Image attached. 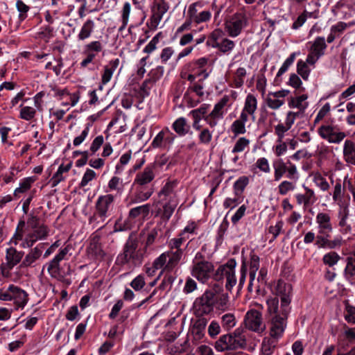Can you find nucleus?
<instances>
[{
  "label": "nucleus",
  "mask_w": 355,
  "mask_h": 355,
  "mask_svg": "<svg viewBox=\"0 0 355 355\" xmlns=\"http://www.w3.org/2000/svg\"><path fill=\"white\" fill-rule=\"evenodd\" d=\"M26 222L23 220L19 221L15 232L10 240V243L17 245L21 241V247L23 248H31L37 241L46 239L49 234V228L44 223H41L40 218L30 214Z\"/></svg>",
  "instance_id": "obj_1"
},
{
  "label": "nucleus",
  "mask_w": 355,
  "mask_h": 355,
  "mask_svg": "<svg viewBox=\"0 0 355 355\" xmlns=\"http://www.w3.org/2000/svg\"><path fill=\"white\" fill-rule=\"evenodd\" d=\"M230 101V96L224 95L218 103L214 105V109L209 112L210 105L202 104L200 107L192 110L189 115L193 119H204L210 128H214L223 118L225 114L224 108Z\"/></svg>",
  "instance_id": "obj_2"
},
{
  "label": "nucleus",
  "mask_w": 355,
  "mask_h": 355,
  "mask_svg": "<svg viewBox=\"0 0 355 355\" xmlns=\"http://www.w3.org/2000/svg\"><path fill=\"white\" fill-rule=\"evenodd\" d=\"M138 246L137 239L130 234L124 244L123 252L117 257V261L121 265L128 264L134 267L141 265L144 255Z\"/></svg>",
  "instance_id": "obj_3"
},
{
  "label": "nucleus",
  "mask_w": 355,
  "mask_h": 355,
  "mask_svg": "<svg viewBox=\"0 0 355 355\" xmlns=\"http://www.w3.org/2000/svg\"><path fill=\"white\" fill-rule=\"evenodd\" d=\"M114 201V196L108 193L100 196L95 203V213L89 219V224L93 228H101L103 225L98 227L100 222L103 223L109 216V211L112 207Z\"/></svg>",
  "instance_id": "obj_4"
},
{
  "label": "nucleus",
  "mask_w": 355,
  "mask_h": 355,
  "mask_svg": "<svg viewBox=\"0 0 355 355\" xmlns=\"http://www.w3.org/2000/svg\"><path fill=\"white\" fill-rule=\"evenodd\" d=\"M214 271V266L202 252H198L192 261L191 275L201 283H206Z\"/></svg>",
  "instance_id": "obj_5"
},
{
  "label": "nucleus",
  "mask_w": 355,
  "mask_h": 355,
  "mask_svg": "<svg viewBox=\"0 0 355 355\" xmlns=\"http://www.w3.org/2000/svg\"><path fill=\"white\" fill-rule=\"evenodd\" d=\"M28 300L27 292L14 284L0 288V300L12 301L17 309H24Z\"/></svg>",
  "instance_id": "obj_6"
},
{
  "label": "nucleus",
  "mask_w": 355,
  "mask_h": 355,
  "mask_svg": "<svg viewBox=\"0 0 355 355\" xmlns=\"http://www.w3.org/2000/svg\"><path fill=\"white\" fill-rule=\"evenodd\" d=\"M272 167L275 181H279L284 176L295 182L299 178L297 166L289 159H276L272 162Z\"/></svg>",
  "instance_id": "obj_7"
},
{
  "label": "nucleus",
  "mask_w": 355,
  "mask_h": 355,
  "mask_svg": "<svg viewBox=\"0 0 355 355\" xmlns=\"http://www.w3.org/2000/svg\"><path fill=\"white\" fill-rule=\"evenodd\" d=\"M216 303L215 293L211 290L206 291L200 297H197L193 303L196 316L203 317L214 311Z\"/></svg>",
  "instance_id": "obj_8"
},
{
  "label": "nucleus",
  "mask_w": 355,
  "mask_h": 355,
  "mask_svg": "<svg viewBox=\"0 0 355 355\" xmlns=\"http://www.w3.org/2000/svg\"><path fill=\"white\" fill-rule=\"evenodd\" d=\"M24 254L23 251H19L14 247L8 248L6 250L5 262H2L0 265L1 274L3 277H11L12 270L21 262Z\"/></svg>",
  "instance_id": "obj_9"
},
{
  "label": "nucleus",
  "mask_w": 355,
  "mask_h": 355,
  "mask_svg": "<svg viewBox=\"0 0 355 355\" xmlns=\"http://www.w3.org/2000/svg\"><path fill=\"white\" fill-rule=\"evenodd\" d=\"M248 18L244 12H236L225 22V30L232 37L239 36L247 27Z\"/></svg>",
  "instance_id": "obj_10"
},
{
  "label": "nucleus",
  "mask_w": 355,
  "mask_h": 355,
  "mask_svg": "<svg viewBox=\"0 0 355 355\" xmlns=\"http://www.w3.org/2000/svg\"><path fill=\"white\" fill-rule=\"evenodd\" d=\"M291 310L282 309L280 315H272L269 322V335L280 339L287 326V319Z\"/></svg>",
  "instance_id": "obj_11"
},
{
  "label": "nucleus",
  "mask_w": 355,
  "mask_h": 355,
  "mask_svg": "<svg viewBox=\"0 0 355 355\" xmlns=\"http://www.w3.org/2000/svg\"><path fill=\"white\" fill-rule=\"evenodd\" d=\"M317 132L322 139L334 144H339L347 136L337 125L329 123L320 125Z\"/></svg>",
  "instance_id": "obj_12"
},
{
  "label": "nucleus",
  "mask_w": 355,
  "mask_h": 355,
  "mask_svg": "<svg viewBox=\"0 0 355 355\" xmlns=\"http://www.w3.org/2000/svg\"><path fill=\"white\" fill-rule=\"evenodd\" d=\"M236 261L234 259H230L227 262L218 267L216 270V276L219 279H225V288L231 291L232 288L236 284V278L235 275V268Z\"/></svg>",
  "instance_id": "obj_13"
},
{
  "label": "nucleus",
  "mask_w": 355,
  "mask_h": 355,
  "mask_svg": "<svg viewBox=\"0 0 355 355\" xmlns=\"http://www.w3.org/2000/svg\"><path fill=\"white\" fill-rule=\"evenodd\" d=\"M309 44V54L306 57V62L314 65L315 62L324 55L327 45L324 37H317L313 41L308 42Z\"/></svg>",
  "instance_id": "obj_14"
},
{
  "label": "nucleus",
  "mask_w": 355,
  "mask_h": 355,
  "mask_svg": "<svg viewBox=\"0 0 355 355\" xmlns=\"http://www.w3.org/2000/svg\"><path fill=\"white\" fill-rule=\"evenodd\" d=\"M244 324L246 329L257 333H262L266 329L261 313L255 309H250L246 313Z\"/></svg>",
  "instance_id": "obj_15"
},
{
  "label": "nucleus",
  "mask_w": 355,
  "mask_h": 355,
  "mask_svg": "<svg viewBox=\"0 0 355 355\" xmlns=\"http://www.w3.org/2000/svg\"><path fill=\"white\" fill-rule=\"evenodd\" d=\"M176 135L168 127L163 128L153 139L151 146L154 148L169 149Z\"/></svg>",
  "instance_id": "obj_16"
},
{
  "label": "nucleus",
  "mask_w": 355,
  "mask_h": 355,
  "mask_svg": "<svg viewBox=\"0 0 355 355\" xmlns=\"http://www.w3.org/2000/svg\"><path fill=\"white\" fill-rule=\"evenodd\" d=\"M274 293L279 297L282 302V309L291 310L290 304L291 302L292 286L284 281L279 280L274 288Z\"/></svg>",
  "instance_id": "obj_17"
},
{
  "label": "nucleus",
  "mask_w": 355,
  "mask_h": 355,
  "mask_svg": "<svg viewBox=\"0 0 355 355\" xmlns=\"http://www.w3.org/2000/svg\"><path fill=\"white\" fill-rule=\"evenodd\" d=\"M243 343L242 340H238L234 339L229 334L221 336L215 343V349L218 352H224L226 350H234L241 349V344Z\"/></svg>",
  "instance_id": "obj_18"
},
{
  "label": "nucleus",
  "mask_w": 355,
  "mask_h": 355,
  "mask_svg": "<svg viewBox=\"0 0 355 355\" xmlns=\"http://www.w3.org/2000/svg\"><path fill=\"white\" fill-rule=\"evenodd\" d=\"M70 248L69 245H67L60 249L54 258L47 263V271L52 277H57L59 275L60 263L61 261L67 259Z\"/></svg>",
  "instance_id": "obj_19"
},
{
  "label": "nucleus",
  "mask_w": 355,
  "mask_h": 355,
  "mask_svg": "<svg viewBox=\"0 0 355 355\" xmlns=\"http://www.w3.org/2000/svg\"><path fill=\"white\" fill-rule=\"evenodd\" d=\"M289 93V90L287 89H282L274 92H270L265 100L267 106L272 110L279 109L284 104V98Z\"/></svg>",
  "instance_id": "obj_20"
},
{
  "label": "nucleus",
  "mask_w": 355,
  "mask_h": 355,
  "mask_svg": "<svg viewBox=\"0 0 355 355\" xmlns=\"http://www.w3.org/2000/svg\"><path fill=\"white\" fill-rule=\"evenodd\" d=\"M257 107L258 101L257 97L252 94H248L245 99L244 105L240 114L254 121Z\"/></svg>",
  "instance_id": "obj_21"
},
{
  "label": "nucleus",
  "mask_w": 355,
  "mask_h": 355,
  "mask_svg": "<svg viewBox=\"0 0 355 355\" xmlns=\"http://www.w3.org/2000/svg\"><path fill=\"white\" fill-rule=\"evenodd\" d=\"M155 177V166L154 165H148L144 170L138 173L135 177L134 184L138 186H145L151 182Z\"/></svg>",
  "instance_id": "obj_22"
},
{
  "label": "nucleus",
  "mask_w": 355,
  "mask_h": 355,
  "mask_svg": "<svg viewBox=\"0 0 355 355\" xmlns=\"http://www.w3.org/2000/svg\"><path fill=\"white\" fill-rule=\"evenodd\" d=\"M150 10L151 15L148 22L147 23V26L150 30L155 31L157 28L163 16L168 11V10L154 4L152 5Z\"/></svg>",
  "instance_id": "obj_23"
},
{
  "label": "nucleus",
  "mask_w": 355,
  "mask_h": 355,
  "mask_svg": "<svg viewBox=\"0 0 355 355\" xmlns=\"http://www.w3.org/2000/svg\"><path fill=\"white\" fill-rule=\"evenodd\" d=\"M154 193L153 187L138 186L133 198L128 203V206H130L135 203H139L147 200Z\"/></svg>",
  "instance_id": "obj_24"
},
{
  "label": "nucleus",
  "mask_w": 355,
  "mask_h": 355,
  "mask_svg": "<svg viewBox=\"0 0 355 355\" xmlns=\"http://www.w3.org/2000/svg\"><path fill=\"white\" fill-rule=\"evenodd\" d=\"M45 243H40L32 248L25 256L21 262V266L31 267L42 254Z\"/></svg>",
  "instance_id": "obj_25"
},
{
  "label": "nucleus",
  "mask_w": 355,
  "mask_h": 355,
  "mask_svg": "<svg viewBox=\"0 0 355 355\" xmlns=\"http://www.w3.org/2000/svg\"><path fill=\"white\" fill-rule=\"evenodd\" d=\"M214 64L213 61H211L208 58H200L193 62L194 69L193 70H196V76H203L202 80L207 78L209 76L211 71H207V67H211Z\"/></svg>",
  "instance_id": "obj_26"
},
{
  "label": "nucleus",
  "mask_w": 355,
  "mask_h": 355,
  "mask_svg": "<svg viewBox=\"0 0 355 355\" xmlns=\"http://www.w3.org/2000/svg\"><path fill=\"white\" fill-rule=\"evenodd\" d=\"M314 245L319 249L332 250L340 248L342 245V238L340 236H336L332 240H328L317 233Z\"/></svg>",
  "instance_id": "obj_27"
},
{
  "label": "nucleus",
  "mask_w": 355,
  "mask_h": 355,
  "mask_svg": "<svg viewBox=\"0 0 355 355\" xmlns=\"http://www.w3.org/2000/svg\"><path fill=\"white\" fill-rule=\"evenodd\" d=\"M304 193H297L295 195L297 203L300 205H303L304 207H307L309 205H313L317 198L313 189L307 187H304Z\"/></svg>",
  "instance_id": "obj_28"
},
{
  "label": "nucleus",
  "mask_w": 355,
  "mask_h": 355,
  "mask_svg": "<svg viewBox=\"0 0 355 355\" xmlns=\"http://www.w3.org/2000/svg\"><path fill=\"white\" fill-rule=\"evenodd\" d=\"M343 157L344 161L350 165L355 166V142L351 139H346L343 148Z\"/></svg>",
  "instance_id": "obj_29"
},
{
  "label": "nucleus",
  "mask_w": 355,
  "mask_h": 355,
  "mask_svg": "<svg viewBox=\"0 0 355 355\" xmlns=\"http://www.w3.org/2000/svg\"><path fill=\"white\" fill-rule=\"evenodd\" d=\"M318 232L322 231L333 232L331 216L325 212H319L315 217Z\"/></svg>",
  "instance_id": "obj_30"
},
{
  "label": "nucleus",
  "mask_w": 355,
  "mask_h": 355,
  "mask_svg": "<svg viewBox=\"0 0 355 355\" xmlns=\"http://www.w3.org/2000/svg\"><path fill=\"white\" fill-rule=\"evenodd\" d=\"M250 119L240 114L239 117L232 122L230 130L234 137L246 133L245 124Z\"/></svg>",
  "instance_id": "obj_31"
},
{
  "label": "nucleus",
  "mask_w": 355,
  "mask_h": 355,
  "mask_svg": "<svg viewBox=\"0 0 355 355\" xmlns=\"http://www.w3.org/2000/svg\"><path fill=\"white\" fill-rule=\"evenodd\" d=\"M307 98V94L291 97L288 100V105L290 108L298 109L297 112H301V114L303 115L304 111L309 106V103L306 101Z\"/></svg>",
  "instance_id": "obj_32"
},
{
  "label": "nucleus",
  "mask_w": 355,
  "mask_h": 355,
  "mask_svg": "<svg viewBox=\"0 0 355 355\" xmlns=\"http://www.w3.org/2000/svg\"><path fill=\"white\" fill-rule=\"evenodd\" d=\"M197 317L191 327V334L195 340H200L204 336L207 320L204 317Z\"/></svg>",
  "instance_id": "obj_33"
},
{
  "label": "nucleus",
  "mask_w": 355,
  "mask_h": 355,
  "mask_svg": "<svg viewBox=\"0 0 355 355\" xmlns=\"http://www.w3.org/2000/svg\"><path fill=\"white\" fill-rule=\"evenodd\" d=\"M119 64V60L116 58L110 60L109 63L103 67V71L101 76V83L103 85H106L110 81L113 73L117 69Z\"/></svg>",
  "instance_id": "obj_34"
},
{
  "label": "nucleus",
  "mask_w": 355,
  "mask_h": 355,
  "mask_svg": "<svg viewBox=\"0 0 355 355\" xmlns=\"http://www.w3.org/2000/svg\"><path fill=\"white\" fill-rule=\"evenodd\" d=\"M177 187L175 182H168L163 187L159 193L162 201L169 200V199H178L175 191Z\"/></svg>",
  "instance_id": "obj_35"
},
{
  "label": "nucleus",
  "mask_w": 355,
  "mask_h": 355,
  "mask_svg": "<svg viewBox=\"0 0 355 355\" xmlns=\"http://www.w3.org/2000/svg\"><path fill=\"white\" fill-rule=\"evenodd\" d=\"M340 207L341 208L338 214V226L341 228V232L343 233L347 234L350 232L352 230L351 225L347 223L349 209L347 205Z\"/></svg>",
  "instance_id": "obj_36"
},
{
  "label": "nucleus",
  "mask_w": 355,
  "mask_h": 355,
  "mask_svg": "<svg viewBox=\"0 0 355 355\" xmlns=\"http://www.w3.org/2000/svg\"><path fill=\"white\" fill-rule=\"evenodd\" d=\"M95 28V23L92 19H87L82 25L80 32L78 34V39L80 41H84L89 39Z\"/></svg>",
  "instance_id": "obj_37"
},
{
  "label": "nucleus",
  "mask_w": 355,
  "mask_h": 355,
  "mask_svg": "<svg viewBox=\"0 0 355 355\" xmlns=\"http://www.w3.org/2000/svg\"><path fill=\"white\" fill-rule=\"evenodd\" d=\"M346 262L347 263L344 270V275L348 282L353 284L352 279L355 276V252L352 255L347 257Z\"/></svg>",
  "instance_id": "obj_38"
},
{
  "label": "nucleus",
  "mask_w": 355,
  "mask_h": 355,
  "mask_svg": "<svg viewBox=\"0 0 355 355\" xmlns=\"http://www.w3.org/2000/svg\"><path fill=\"white\" fill-rule=\"evenodd\" d=\"M173 130L180 137L186 135L190 128L184 117H179L172 124Z\"/></svg>",
  "instance_id": "obj_39"
},
{
  "label": "nucleus",
  "mask_w": 355,
  "mask_h": 355,
  "mask_svg": "<svg viewBox=\"0 0 355 355\" xmlns=\"http://www.w3.org/2000/svg\"><path fill=\"white\" fill-rule=\"evenodd\" d=\"M213 48H217L223 54L229 55L235 47L234 41L225 37L220 40V43L211 44Z\"/></svg>",
  "instance_id": "obj_40"
},
{
  "label": "nucleus",
  "mask_w": 355,
  "mask_h": 355,
  "mask_svg": "<svg viewBox=\"0 0 355 355\" xmlns=\"http://www.w3.org/2000/svg\"><path fill=\"white\" fill-rule=\"evenodd\" d=\"M345 186H342L340 181L337 182L334 185L332 198L334 202H335L339 207H345L344 204V194H345Z\"/></svg>",
  "instance_id": "obj_41"
},
{
  "label": "nucleus",
  "mask_w": 355,
  "mask_h": 355,
  "mask_svg": "<svg viewBox=\"0 0 355 355\" xmlns=\"http://www.w3.org/2000/svg\"><path fill=\"white\" fill-rule=\"evenodd\" d=\"M107 189L109 191H116V195L121 196L124 191V184L121 178L113 176L108 181Z\"/></svg>",
  "instance_id": "obj_42"
},
{
  "label": "nucleus",
  "mask_w": 355,
  "mask_h": 355,
  "mask_svg": "<svg viewBox=\"0 0 355 355\" xmlns=\"http://www.w3.org/2000/svg\"><path fill=\"white\" fill-rule=\"evenodd\" d=\"M279 338L273 337L265 338L261 345V351L263 355H271L277 345Z\"/></svg>",
  "instance_id": "obj_43"
},
{
  "label": "nucleus",
  "mask_w": 355,
  "mask_h": 355,
  "mask_svg": "<svg viewBox=\"0 0 355 355\" xmlns=\"http://www.w3.org/2000/svg\"><path fill=\"white\" fill-rule=\"evenodd\" d=\"M251 141L245 137H239L232 149L233 154L241 153L245 150H248L250 148Z\"/></svg>",
  "instance_id": "obj_44"
},
{
  "label": "nucleus",
  "mask_w": 355,
  "mask_h": 355,
  "mask_svg": "<svg viewBox=\"0 0 355 355\" xmlns=\"http://www.w3.org/2000/svg\"><path fill=\"white\" fill-rule=\"evenodd\" d=\"M163 202L164 203L163 205L162 218L168 220L178 205V199H169V200H164Z\"/></svg>",
  "instance_id": "obj_45"
},
{
  "label": "nucleus",
  "mask_w": 355,
  "mask_h": 355,
  "mask_svg": "<svg viewBox=\"0 0 355 355\" xmlns=\"http://www.w3.org/2000/svg\"><path fill=\"white\" fill-rule=\"evenodd\" d=\"M168 253L163 252L157 258H156L153 263L154 264V268L155 269H162L158 278L164 272L172 270L171 269L166 268L167 263H168Z\"/></svg>",
  "instance_id": "obj_46"
},
{
  "label": "nucleus",
  "mask_w": 355,
  "mask_h": 355,
  "mask_svg": "<svg viewBox=\"0 0 355 355\" xmlns=\"http://www.w3.org/2000/svg\"><path fill=\"white\" fill-rule=\"evenodd\" d=\"M166 268L173 270L180 261L183 255V250H169Z\"/></svg>",
  "instance_id": "obj_47"
},
{
  "label": "nucleus",
  "mask_w": 355,
  "mask_h": 355,
  "mask_svg": "<svg viewBox=\"0 0 355 355\" xmlns=\"http://www.w3.org/2000/svg\"><path fill=\"white\" fill-rule=\"evenodd\" d=\"M268 312L270 317L272 315H280L282 307V302L279 305V300L277 297L268 298L266 301Z\"/></svg>",
  "instance_id": "obj_48"
},
{
  "label": "nucleus",
  "mask_w": 355,
  "mask_h": 355,
  "mask_svg": "<svg viewBox=\"0 0 355 355\" xmlns=\"http://www.w3.org/2000/svg\"><path fill=\"white\" fill-rule=\"evenodd\" d=\"M162 236V228L160 225H157L152 229L148 234L146 241L144 245V249L146 250L148 248L151 246L157 237Z\"/></svg>",
  "instance_id": "obj_49"
},
{
  "label": "nucleus",
  "mask_w": 355,
  "mask_h": 355,
  "mask_svg": "<svg viewBox=\"0 0 355 355\" xmlns=\"http://www.w3.org/2000/svg\"><path fill=\"white\" fill-rule=\"evenodd\" d=\"M249 184V178L247 176H241L240 177L234 184L233 188L234 191V194L236 196H239L243 193L245 190V188Z\"/></svg>",
  "instance_id": "obj_50"
},
{
  "label": "nucleus",
  "mask_w": 355,
  "mask_h": 355,
  "mask_svg": "<svg viewBox=\"0 0 355 355\" xmlns=\"http://www.w3.org/2000/svg\"><path fill=\"white\" fill-rule=\"evenodd\" d=\"M150 210V205L145 204L141 206H138L134 208H132L129 211V216L132 218H135L140 215H143L146 216L148 215Z\"/></svg>",
  "instance_id": "obj_51"
},
{
  "label": "nucleus",
  "mask_w": 355,
  "mask_h": 355,
  "mask_svg": "<svg viewBox=\"0 0 355 355\" xmlns=\"http://www.w3.org/2000/svg\"><path fill=\"white\" fill-rule=\"evenodd\" d=\"M131 10V6L129 2H125L122 8V10L121 11V26L119 27V31H123L125 27L127 26L128 21H129V17L130 14Z\"/></svg>",
  "instance_id": "obj_52"
},
{
  "label": "nucleus",
  "mask_w": 355,
  "mask_h": 355,
  "mask_svg": "<svg viewBox=\"0 0 355 355\" xmlns=\"http://www.w3.org/2000/svg\"><path fill=\"white\" fill-rule=\"evenodd\" d=\"M19 118L25 121H31L36 115L37 110L31 106L20 105Z\"/></svg>",
  "instance_id": "obj_53"
},
{
  "label": "nucleus",
  "mask_w": 355,
  "mask_h": 355,
  "mask_svg": "<svg viewBox=\"0 0 355 355\" xmlns=\"http://www.w3.org/2000/svg\"><path fill=\"white\" fill-rule=\"evenodd\" d=\"M250 277L255 279L257 272L259 268V257L254 252L250 254Z\"/></svg>",
  "instance_id": "obj_54"
},
{
  "label": "nucleus",
  "mask_w": 355,
  "mask_h": 355,
  "mask_svg": "<svg viewBox=\"0 0 355 355\" xmlns=\"http://www.w3.org/2000/svg\"><path fill=\"white\" fill-rule=\"evenodd\" d=\"M35 182V179L33 178H26L21 180L19 183V187L16 188L14 191V196L15 197H19V193H23L30 189L31 185Z\"/></svg>",
  "instance_id": "obj_55"
},
{
  "label": "nucleus",
  "mask_w": 355,
  "mask_h": 355,
  "mask_svg": "<svg viewBox=\"0 0 355 355\" xmlns=\"http://www.w3.org/2000/svg\"><path fill=\"white\" fill-rule=\"evenodd\" d=\"M103 44L100 41H92L85 45L83 53H95L96 55L102 51Z\"/></svg>",
  "instance_id": "obj_56"
},
{
  "label": "nucleus",
  "mask_w": 355,
  "mask_h": 355,
  "mask_svg": "<svg viewBox=\"0 0 355 355\" xmlns=\"http://www.w3.org/2000/svg\"><path fill=\"white\" fill-rule=\"evenodd\" d=\"M236 323L235 316L232 313H226L221 317L222 327L227 331L233 328Z\"/></svg>",
  "instance_id": "obj_57"
},
{
  "label": "nucleus",
  "mask_w": 355,
  "mask_h": 355,
  "mask_svg": "<svg viewBox=\"0 0 355 355\" xmlns=\"http://www.w3.org/2000/svg\"><path fill=\"white\" fill-rule=\"evenodd\" d=\"M308 62L306 60L304 62L302 60H299L297 64V72L301 77L306 80L309 78L311 69L308 67Z\"/></svg>",
  "instance_id": "obj_58"
},
{
  "label": "nucleus",
  "mask_w": 355,
  "mask_h": 355,
  "mask_svg": "<svg viewBox=\"0 0 355 355\" xmlns=\"http://www.w3.org/2000/svg\"><path fill=\"white\" fill-rule=\"evenodd\" d=\"M278 193L281 196H285L288 192L294 191L295 183L292 181L284 180L278 186Z\"/></svg>",
  "instance_id": "obj_59"
},
{
  "label": "nucleus",
  "mask_w": 355,
  "mask_h": 355,
  "mask_svg": "<svg viewBox=\"0 0 355 355\" xmlns=\"http://www.w3.org/2000/svg\"><path fill=\"white\" fill-rule=\"evenodd\" d=\"M203 7L202 1H196L191 3L188 8L187 15L191 21H193L197 15L199 14V9Z\"/></svg>",
  "instance_id": "obj_60"
},
{
  "label": "nucleus",
  "mask_w": 355,
  "mask_h": 355,
  "mask_svg": "<svg viewBox=\"0 0 355 355\" xmlns=\"http://www.w3.org/2000/svg\"><path fill=\"white\" fill-rule=\"evenodd\" d=\"M213 137V132L208 128H204L198 134L199 143L208 145L211 143Z\"/></svg>",
  "instance_id": "obj_61"
},
{
  "label": "nucleus",
  "mask_w": 355,
  "mask_h": 355,
  "mask_svg": "<svg viewBox=\"0 0 355 355\" xmlns=\"http://www.w3.org/2000/svg\"><path fill=\"white\" fill-rule=\"evenodd\" d=\"M246 76V70L244 67H239L236 69L234 79V87L240 88L243 85L244 78Z\"/></svg>",
  "instance_id": "obj_62"
},
{
  "label": "nucleus",
  "mask_w": 355,
  "mask_h": 355,
  "mask_svg": "<svg viewBox=\"0 0 355 355\" xmlns=\"http://www.w3.org/2000/svg\"><path fill=\"white\" fill-rule=\"evenodd\" d=\"M96 178V173L92 169L87 168L83 174L82 180L80 182V187H86L91 181L95 180Z\"/></svg>",
  "instance_id": "obj_63"
},
{
  "label": "nucleus",
  "mask_w": 355,
  "mask_h": 355,
  "mask_svg": "<svg viewBox=\"0 0 355 355\" xmlns=\"http://www.w3.org/2000/svg\"><path fill=\"white\" fill-rule=\"evenodd\" d=\"M340 256L336 252H330L325 254L322 257L323 263L331 267L336 265L340 259Z\"/></svg>",
  "instance_id": "obj_64"
}]
</instances>
